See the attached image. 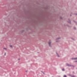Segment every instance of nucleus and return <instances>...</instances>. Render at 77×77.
<instances>
[{"label": "nucleus", "instance_id": "20e7f679", "mask_svg": "<svg viewBox=\"0 0 77 77\" xmlns=\"http://www.w3.org/2000/svg\"><path fill=\"white\" fill-rule=\"evenodd\" d=\"M72 59L73 60H74H74H77V57H76V58H72Z\"/></svg>", "mask_w": 77, "mask_h": 77}, {"label": "nucleus", "instance_id": "0eeeda50", "mask_svg": "<svg viewBox=\"0 0 77 77\" xmlns=\"http://www.w3.org/2000/svg\"><path fill=\"white\" fill-rule=\"evenodd\" d=\"M3 49H4V50H7V48H4Z\"/></svg>", "mask_w": 77, "mask_h": 77}, {"label": "nucleus", "instance_id": "9d476101", "mask_svg": "<svg viewBox=\"0 0 77 77\" xmlns=\"http://www.w3.org/2000/svg\"><path fill=\"white\" fill-rule=\"evenodd\" d=\"M71 39H72V40H73V41H75V40L74 39V38H72Z\"/></svg>", "mask_w": 77, "mask_h": 77}, {"label": "nucleus", "instance_id": "a211bd4d", "mask_svg": "<svg viewBox=\"0 0 77 77\" xmlns=\"http://www.w3.org/2000/svg\"><path fill=\"white\" fill-rule=\"evenodd\" d=\"M4 55H5V56H6V53H5Z\"/></svg>", "mask_w": 77, "mask_h": 77}, {"label": "nucleus", "instance_id": "5701e85b", "mask_svg": "<svg viewBox=\"0 0 77 77\" xmlns=\"http://www.w3.org/2000/svg\"><path fill=\"white\" fill-rule=\"evenodd\" d=\"M70 16H71V15H70Z\"/></svg>", "mask_w": 77, "mask_h": 77}, {"label": "nucleus", "instance_id": "39448f33", "mask_svg": "<svg viewBox=\"0 0 77 77\" xmlns=\"http://www.w3.org/2000/svg\"><path fill=\"white\" fill-rule=\"evenodd\" d=\"M56 54H57V57H60L59 56V54H57V53H56Z\"/></svg>", "mask_w": 77, "mask_h": 77}, {"label": "nucleus", "instance_id": "2eb2a0df", "mask_svg": "<svg viewBox=\"0 0 77 77\" xmlns=\"http://www.w3.org/2000/svg\"><path fill=\"white\" fill-rule=\"evenodd\" d=\"M56 42H59V41H56Z\"/></svg>", "mask_w": 77, "mask_h": 77}, {"label": "nucleus", "instance_id": "f3484780", "mask_svg": "<svg viewBox=\"0 0 77 77\" xmlns=\"http://www.w3.org/2000/svg\"><path fill=\"white\" fill-rule=\"evenodd\" d=\"M74 62H77V61H74Z\"/></svg>", "mask_w": 77, "mask_h": 77}, {"label": "nucleus", "instance_id": "7ed1b4c3", "mask_svg": "<svg viewBox=\"0 0 77 77\" xmlns=\"http://www.w3.org/2000/svg\"><path fill=\"white\" fill-rule=\"evenodd\" d=\"M69 23V24H71V20H70L69 19H68V21H67Z\"/></svg>", "mask_w": 77, "mask_h": 77}, {"label": "nucleus", "instance_id": "dca6fc26", "mask_svg": "<svg viewBox=\"0 0 77 77\" xmlns=\"http://www.w3.org/2000/svg\"><path fill=\"white\" fill-rule=\"evenodd\" d=\"M69 75L70 76H71V77L72 76V75H71V74H69Z\"/></svg>", "mask_w": 77, "mask_h": 77}, {"label": "nucleus", "instance_id": "aec40b11", "mask_svg": "<svg viewBox=\"0 0 77 77\" xmlns=\"http://www.w3.org/2000/svg\"><path fill=\"white\" fill-rule=\"evenodd\" d=\"M41 72H42V73H43V72H42V71H41Z\"/></svg>", "mask_w": 77, "mask_h": 77}, {"label": "nucleus", "instance_id": "4468645a", "mask_svg": "<svg viewBox=\"0 0 77 77\" xmlns=\"http://www.w3.org/2000/svg\"><path fill=\"white\" fill-rule=\"evenodd\" d=\"M63 77H66V75H64Z\"/></svg>", "mask_w": 77, "mask_h": 77}, {"label": "nucleus", "instance_id": "f03ea898", "mask_svg": "<svg viewBox=\"0 0 77 77\" xmlns=\"http://www.w3.org/2000/svg\"><path fill=\"white\" fill-rule=\"evenodd\" d=\"M51 41H49L48 44H49V47H51Z\"/></svg>", "mask_w": 77, "mask_h": 77}, {"label": "nucleus", "instance_id": "6ab92c4d", "mask_svg": "<svg viewBox=\"0 0 77 77\" xmlns=\"http://www.w3.org/2000/svg\"><path fill=\"white\" fill-rule=\"evenodd\" d=\"M43 73L44 74H45V73L44 72H43Z\"/></svg>", "mask_w": 77, "mask_h": 77}, {"label": "nucleus", "instance_id": "1a4fd4ad", "mask_svg": "<svg viewBox=\"0 0 77 77\" xmlns=\"http://www.w3.org/2000/svg\"><path fill=\"white\" fill-rule=\"evenodd\" d=\"M74 30H76V27H74Z\"/></svg>", "mask_w": 77, "mask_h": 77}, {"label": "nucleus", "instance_id": "b1692460", "mask_svg": "<svg viewBox=\"0 0 77 77\" xmlns=\"http://www.w3.org/2000/svg\"><path fill=\"white\" fill-rule=\"evenodd\" d=\"M76 15H77V14H76Z\"/></svg>", "mask_w": 77, "mask_h": 77}, {"label": "nucleus", "instance_id": "4be33fe9", "mask_svg": "<svg viewBox=\"0 0 77 77\" xmlns=\"http://www.w3.org/2000/svg\"><path fill=\"white\" fill-rule=\"evenodd\" d=\"M26 72H27V71H26Z\"/></svg>", "mask_w": 77, "mask_h": 77}, {"label": "nucleus", "instance_id": "9b49d317", "mask_svg": "<svg viewBox=\"0 0 77 77\" xmlns=\"http://www.w3.org/2000/svg\"><path fill=\"white\" fill-rule=\"evenodd\" d=\"M10 47H11V48H12V45H10Z\"/></svg>", "mask_w": 77, "mask_h": 77}, {"label": "nucleus", "instance_id": "ddd939ff", "mask_svg": "<svg viewBox=\"0 0 77 77\" xmlns=\"http://www.w3.org/2000/svg\"><path fill=\"white\" fill-rule=\"evenodd\" d=\"M71 77H75V76L74 75H72Z\"/></svg>", "mask_w": 77, "mask_h": 77}, {"label": "nucleus", "instance_id": "f8f14e48", "mask_svg": "<svg viewBox=\"0 0 77 77\" xmlns=\"http://www.w3.org/2000/svg\"><path fill=\"white\" fill-rule=\"evenodd\" d=\"M60 19H62V17H60Z\"/></svg>", "mask_w": 77, "mask_h": 77}, {"label": "nucleus", "instance_id": "6e6552de", "mask_svg": "<svg viewBox=\"0 0 77 77\" xmlns=\"http://www.w3.org/2000/svg\"><path fill=\"white\" fill-rule=\"evenodd\" d=\"M62 70L63 71H65V69H64V68H63L62 69Z\"/></svg>", "mask_w": 77, "mask_h": 77}, {"label": "nucleus", "instance_id": "412c9836", "mask_svg": "<svg viewBox=\"0 0 77 77\" xmlns=\"http://www.w3.org/2000/svg\"><path fill=\"white\" fill-rule=\"evenodd\" d=\"M20 59H18V60H20Z\"/></svg>", "mask_w": 77, "mask_h": 77}, {"label": "nucleus", "instance_id": "423d86ee", "mask_svg": "<svg viewBox=\"0 0 77 77\" xmlns=\"http://www.w3.org/2000/svg\"><path fill=\"white\" fill-rule=\"evenodd\" d=\"M60 39V37H59L58 38H57L56 39L57 40L58 39Z\"/></svg>", "mask_w": 77, "mask_h": 77}, {"label": "nucleus", "instance_id": "f257e3e1", "mask_svg": "<svg viewBox=\"0 0 77 77\" xmlns=\"http://www.w3.org/2000/svg\"><path fill=\"white\" fill-rule=\"evenodd\" d=\"M66 66H73V67L74 68V66H73V65H71L70 64H69L68 63H67L66 64Z\"/></svg>", "mask_w": 77, "mask_h": 77}]
</instances>
